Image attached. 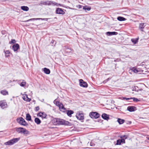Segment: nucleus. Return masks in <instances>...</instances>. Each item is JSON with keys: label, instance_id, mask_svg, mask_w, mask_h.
Segmentation results:
<instances>
[{"label": "nucleus", "instance_id": "412c9836", "mask_svg": "<svg viewBox=\"0 0 149 149\" xmlns=\"http://www.w3.org/2000/svg\"><path fill=\"white\" fill-rule=\"evenodd\" d=\"M34 121L38 125L40 124L41 123V120L39 118H35Z\"/></svg>", "mask_w": 149, "mask_h": 149}, {"label": "nucleus", "instance_id": "2eb2a0df", "mask_svg": "<svg viewBox=\"0 0 149 149\" xmlns=\"http://www.w3.org/2000/svg\"><path fill=\"white\" fill-rule=\"evenodd\" d=\"M22 98L24 100L26 101L27 102H29L31 100V99L28 97L27 95L26 94L24 95Z\"/></svg>", "mask_w": 149, "mask_h": 149}, {"label": "nucleus", "instance_id": "f3484780", "mask_svg": "<svg viewBox=\"0 0 149 149\" xmlns=\"http://www.w3.org/2000/svg\"><path fill=\"white\" fill-rule=\"evenodd\" d=\"M117 33V32H107V35L108 36H110L113 35H116Z\"/></svg>", "mask_w": 149, "mask_h": 149}, {"label": "nucleus", "instance_id": "b1692460", "mask_svg": "<svg viewBox=\"0 0 149 149\" xmlns=\"http://www.w3.org/2000/svg\"><path fill=\"white\" fill-rule=\"evenodd\" d=\"M26 119L28 121H31V117L29 113L26 114Z\"/></svg>", "mask_w": 149, "mask_h": 149}, {"label": "nucleus", "instance_id": "2f4dec72", "mask_svg": "<svg viewBox=\"0 0 149 149\" xmlns=\"http://www.w3.org/2000/svg\"><path fill=\"white\" fill-rule=\"evenodd\" d=\"M128 137V136L127 135H122L120 136V138L121 139H123V138H125V139H127Z\"/></svg>", "mask_w": 149, "mask_h": 149}, {"label": "nucleus", "instance_id": "58836bf2", "mask_svg": "<svg viewBox=\"0 0 149 149\" xmlns=\"http://www.w3.org/2000/svg\"><path fill=\"white\" fill-rule=\"evenodd\" d=\"M82 6H81V5H77V6L76 7L79 8H81L82 7Z\"/></svg>", "mask_w": 149, "mask_h": 149}, {"label": "nucleus", "instance_id": "79ce46f5", "mask_svg": "<svg viewBox=\"0 0 149 149\" xmlns=\"http://www.w3.org/2000/svg\"><path fill=\"white\" fill-rule=\"evenodd\" d=\"M147 139L149 140V137H147Z\"/></svg>", "mask_w": 149, "mask_h": 149}, {"label": "nucleus", "instance_id": "7c9ffc66", "mask_svg": "<svg viewBox=\"0 0 149 149\" xmlns=\"http://www.w3.org/2000/svg\"><path fill=\"white\" fill-rule=\"evenodd\" d=\"M131 99H133L134 101L137 102L140 101L138 99L135 97H131Z\"/></svg>", "mask_w": 149, "mask_h": 149}, {"label": "nucleus", "instance_id": "c9c22d12", "mask_svg": "<svg viewBox=\"0 0 149 149\" xmlns=\"http://www.w3.org/2000/svg\"><path fill=\"white\" fill-rule=\"evenodd\" d=\"M121 143V142L120 141V139L117 140L116 143L117 145H120Z\"/></svg>", "mask_w": 149, "mask_h": 149}, {"label": "nucleus", "instance_id": "bb28decb", "mask_svg": "<svg viewBox=\"0 0 149 149\" xmlns=\"http://www.w3.org/2000/svg\"><path fill=\"white\" fill-rule=\"evenodd\" d=\"M117 19L118 20L120 21H125L126 20V19L121 17H117Z\"/></svg>", "mask_w": 149, "mask_h": 149}, {"label": "nucleus", "instance_id": "a211bd4d", "mask_svg": "<svg viewBox=\"0 0 149 149\" xmlns=\"http://www.w3.org/2000/svg\"><path fill=\"white\" fill-rule=\"evenodd\" d=\"M145 23H141L139 24V28L140 29L141 31H143V29L144 28L145 25H144Z\"/></svg>", "mask_w": 149, "mask_h": 149}, {"label": "nucleus", "instance_id": "9d476101", "mask_svg": "<svg viewBox=\"0 0 149 149\" xmlns=\"http://www.w3.org/2000/svg\"><path fill=\"white\" fill-rule=\"evenodd\" d=\"M0 107L3 109L6 108L7 107L6 103L5 102L1 101L0 102Z\"/></svg>", "mask_w": 149, "mask_h": 149}, {"label": "nucleus", "instance_id": "c756f323", "mask_svg": "<svg viewBox=\"0 0 149 149\" xmlns=\"http://www.w3.org/2000/svg\"><path fill=\"white\" fill-rule=\"evenodd\" d=\"M132 42L134 43V44H136L138 42V39H131Z\"/></svg>", "mask_w": 149, "mask_h": 149}, {"label": "nucleus", "instance_id": "6ab92c4d", "mask_svg": "<svg viewBox=\"0 0 149 149\" xmlns=\"http://www.w3.org/2000/svg\"><path fill=\"white\" fill-rule=\"evenodd\" d=\"M135 108L134 107L129 106L127 108V110L130 112L133 111H134Z\"/></svg>", "mask_w": 149, "mask_h": 149}, {"label": "nucleus", "instance_id": "473e14b6", "mask_svg": "<svg viewBox=\"0 0 149 149\" xmlns=\"http://www.w3.org/2000/svg\"><path fill=\"white\" fill-rule=\"evenodd\" d=\"M133 71L135 73H137L139 72H140V70H139L137 69L134 68L133 69Z\"/></svg>", "mask_w": 149, "mask_h": 149}, {"label": "nucleus", "instance_id": "39448f33", "mask_svg": "<svg viewBox=\"0 0 149 149\" xmlns=\"http://www.w3.org/2000/svg\"><path fill=\"white\" fill-rule=\"evenodd\" d=\"M17 121L19 124L22 125L24 126H27L28 125V123L22 117H20L17 119Z\"/></svg>", "mask_w": 149, "mask_h": 149}, {"label": "nucleus", "instance_id": "7ed1b4c3", "mask_svg": "<svg viewBox=\"0 0 149 149\" xmlns=\"http://www.w3.org/2000/svg\"><path fill=\"white\" fill-rule=\"evenodd\" d=\"M57 4V3L54 2L52 1H41L40 4V6L42 5L48 6L51 5L55 6Z\"/></svg>", "mask_w": 149, "mask_h": 149}, {"label": "nucleus", "instance_id": "9b49d317", "mask_svg": "<svg viewBox=\"0 0 149 149\" xmlns=\"http://www.w3.org/2000/svg\"><path fill=\"white\" fill-rule=\"evenodd\" d=\"M56 13L59 14L63 15L65 14V12L61 8H57L56 10Z\"/></svg>", "mask_w": 149, "mask_h": 149}, {"label": "nucleus", "instance_id": "cd10ccee", "mask_svg": "<svg viewBox=\"0 0 149 149\" xmlns=\"http://www.w3.org/2000/svg\"><path fill=\"white\" fill-rule=\"evenodd\" d=\"M117 121L120 124H123L125 120L123 119L118 118V119Z\"/></svg>", "mask_w": 149, "mask_h": 149}, {"label": "nucleus", "instance_id": "4be33fe9", "mask_svg": "<svg viewBox=\"0 0 149 149\" xmlns=\"http://www.w3.org/2000/svg\"><path fill=\"white\" fill-rule=\"evenodd\" d=\"M73 113L74 111L72 110H68L67 111V114L70 117H71V115Z\"/></svg>", "mask_w": 149, "mask_h": 149}, {"label": "nucleus", "instance_id": "1a4fd4ad", "mask_svg": "<svg viewBox=\"0 0 149 149\" xmlns=\"http://www.w3.org/2000/svg\"><path fill=\"white\" fill-rule=\"evenodd\" d=\"M37 116H39L42 117V118H46L47 116V114H46L44 112H40L38 113Z\"/></svg>", "mask_w": 149, "mask_h": 149}, {"label": "nucleus", "instance_id": "6e6552de", "mask_svg": "<svg viewBox=\"0 0 149 149\" xmlns=\"http://www.w3.org/2000/svg\"><path fill=\"white\" fill-rule=\"evenodd\" d=\"M79 84L82 87H87L88 86V84L86 82H85L82 79H80L79 80Z\"/></svg>", "mask_w": 149, "mask_h": 149}, {"label": "nucleus", "instance_id": "4c0bfd02", "mask_svg": "<svg viewBox=\"0 0 149 149\" xmlns=\"http://www.w3.org/2000/svg\"><path fill=\"white\" fill-rule=\"evenodd\" d=\"M39 109H40V108H39V107L37 106V107H36L35 109V110L36 111H37L39 110Z\"/></svg>", "mask_w": 149, "mask_h": 149}, {"label": "nucleus", "instance_id": "f03ea898", "mask_svg": "<svg viewBox=\"0 0 149 149\" xmlns=\"http://www.w3.org/2000/svg\"><path fill=\"white\" fill-rule=\"evenodd\" d=\"M15 130L19 133H23L24 134H27L29 133V132L27 130L23 127L16 128Z\"/></svg>", "mask_w": 149, "mask_h": 149}, {"label": "nucleus", "instance_id": "f257e3e1", "mask_svg": "<svg viewBox=\"0 0 149 149\" xmlns=\"http://www.w3.org/2000/svg\"><path fill=\"white\" fill-rule=\"evenodd\" d=\"M54 120L56 121V123H55V124L56 125L58 124L67 125H68L69 123V122L65 121L63 119H55Z\"/></svg>", "mask_w": 149, "mask_h": 149}, {"label": "nucleus", "instance_id": "a19ab883", "mask_svg": "<svg viewBox=\"0 0 149 149\" xmlns=\"http://www.w3.org/2000/svg\"><path fill=\"white\" fill-rule=\"evenodd\" d=\"M142 90V89H139V90H138L137 91H136L138 92L139 91H141Z\"/></svg>", "mask_w": 149, "mask_h": 149}, {"label": "nucleus", "instance_id": "72a5a7b5", "mask_svg": "<svg viewBox=\"0 0 149 149\" xmlns=\"http://www.w3.org/2000/svg\"><path fill=\"white\" fill-rule=\"evenodd\" d=\"M16 42V40L15 39H12L11 41L9 42L10 44H14Z\"/></svg>", "mask_w": 149, "mask_h": 149}, {"label": "nucleus", "instance_id": "dca6fc26", "mask_svg": "<svg viewBox=\"0 0 149 149\" xmlns=\"http://www.w3.org/2000/svg\"><path fill=\"white\" fill-rule=\"evenodd\" d=\"M102 117L103 119L105 120H108L109 119V116L105 113L102 114Z\"/></svg>", "mask_w": 149, "mask_h": 149}, {"label": "nucleus", "instance_id": "4468645a", "mask_svg": "<svg viewBox=\"0 0 149 149\" xmlns=\"http://www.w3.org/2000/svg\"><path fill=\"white\" fill-rule=\"evenodd\" d=\"M42 19V20H47L48 19L47 18H32L29 20L24 21L25 22H29V21H32L34 20H39V19Z\"/></svg>", "mask_w": 149, "mask_h": 149}, {"label": "nucleus", "instance_id": "0eeeda50", "mask_svg": "<svg viewBox=\"0 0 149 149\" xmlns=\"http://www.w3.org/2000/svg\"><path fill=\"white\" fill-rule=\"evenodd\" d=\"M76 118L79 120L84 119V116L83 113L81 111H79L77 112L76 115Z\"/></svg>", "mask_w": 149, "mask_h": 149}, {"label": "nucleus", "instance_id": "ddd939ff", "mask_svg": "<svg viewBox=\"0 0 149 149\" xmlns=\"http://www.w3.org/2000/svg\"><path fill=\"white\" fill-rule=\"evenodd\" d=\"M58 104V105L61 111H64L65 110V109L62 104L59 103V102H56V104Z\"/></svg>", "mask_w": 149, "mask_h": 149}, {"label": "nucleus", "instance_id": "a878e982", "mask_svg": "<svg viewBox=\"0 0 149 149\" xmlns=\"http://www.w3.org/2000/svg\"><path fill=\"white\" fill-rule=\"evenodd\" d=\"M1 93L3 95H8V91L6 90H2L1 91Z\"/></svg>", "mask_w": 149, "mask_h": 149}, {"label": "nucleus", "instance_id": "ea45409f", "mask_svg": "<svg viewBox=\"0 0 149 149\" xmlns=\"http://www.w3.org/2000/svg\"><path fill=\"white\" fill-rule=\"evenodd\" d=\"M120 141L122 143H125V141L124 139H120Z\"/></svg>", "mask_w": 149, "mask_h": 149}, {"label": "nucleus", "instance_id": "f8f14e48", "mask_svg": "<svg viewBox=\"0 0 149 149\" xmlns=\"http://www.w3.org/2000/svg\"><path fill=\"white\" fill-rule=\"evenodd\" d=\"M19 48V45L18 44H15L12 47V49L14 52L17 51Z\"/></svg>", "mask_w": 149, "mask_h": 149}, {"label": "nucleus", "instance_id": "e433bc0d", "mask_svg": "<svg viewBox=\"0 0 149 149\" xmlns=\"http://www.w3.org/2000/svg\"><path fill=\"white\" fill-rule=\"evenodd\" d=\"M122 99L123 100H129L131 99V98H126L125 97H123Z\"/></svg>", "mask_w": 149, "mask_h": 149}, {"label": "nucleus", "instance_id": "aec40b11", "mask_svg": "<svg viewBox=\"0 0 149 149\" xmlns=\"http://www.w3.org/2000/svg\"><path fill=\"white\" fill-rule=\"evenodd\" d=\"M21 8L22 10L25 11H28L29 9L28 7L24 6H22Z\"/></svg>", "mask_w": 149, "mask_h": 149}, {"label": "nucleus", "instance_id": "f704fd0d", "mask_svg": "<svg viewBox=\"0 0 149 149\" xmlns=\"http://www.w3.org/2000/svg\"><path fill=\"white\" fill-rule=\"evenodd\" d=\"M26 84L25 82L23 81L21 83L20 85L22 86H24Z\"/></svg>", "mask_w": 149, "mask_h": 149}, {"label": "nucleus", "instance_id": "393cba45", "mask_svg": "<svg viewBox=\"0 0 149 149\" xmlns=\"http://www.w3.org/2000/svg\"><path fill=\"white\" fill-rule=\"evenodd\" d=\"M44 71L45 73L47 74H49L50 73V70L46 68H44Z\"/></svg>", "mask_w": 149, "mask_h": 149}, {"label": "nucleus", "instance_id": "20e7f679", "mask_svg": "<svg viewBox=\"0 0 149 149\" xmlns=\"http://www.w3.org/2000/svg\"><path fill=\"white\" fill-rule=\"evenodd\" d=\"M19 138L13 139L5 143V144L6 145H11L13 144L18 142L19 140Z\"/></svg>", "mask_w": 149, "mask_h": 149}, {"label": "nucleus", "instance_id": "423d86ee", "mask_svg": "<svg viewBox=\"0 0 149 149\" xmlns=\"http://www.w3.org/2000/svg\"><path fill=\"white\" fill-rule=\"evenodd\" d=\"M90 116L92 118H97L100 117L99 114L97 112H91L89 113Z\"/></svg>", "mask_w": 149, "mask_h": 149}, {"label": "nucleus", "instance_id": "c85d7f7f", "mask_svg": "<svg viewBox=\"0 0 149 149\" xmlns=\"http://www.w3.org/2000/svg\"><path fill=\"white\" fill-rule=\"evenodd\" d=\"M83 9L84 10H87L88 11H89L91 10V8L88 7V6H86L83 7Z\"/></svg>", "mask_w": 149, "mask_h": 149}, {"label": "nucleus", "instance_id": "5701e85b", "mask_svg": "<svg viewBox=\"0 0 149 149\" xmlns=\"http://www.w3.org/2000/svg\"><path fill=\"white\" fill-rule=\"evenodd\" d=\"M4 52L5 53V56L6 57H8L10 56L9 54H10V52L9 50H6V51L4 50Z\"/></svg>", "mask_w": 149, "mask_h": 149}]
</instances>
